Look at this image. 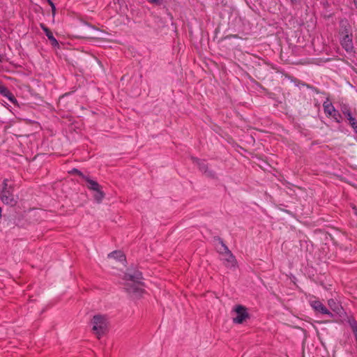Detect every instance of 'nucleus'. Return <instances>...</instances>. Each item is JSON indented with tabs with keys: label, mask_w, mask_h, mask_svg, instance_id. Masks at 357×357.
Listing matches in <instances>:
<instances>
[{
	"label": "nucleus",
	"mask_w": 357,
	"mask_h": 357,
	"mask_svg": "<svg viewBox=\"0 0 357 357\" xmlns=\"http://www.w3.org/2000/svg\"><path fill=\"white\" fill-rule=\"evenodd\" d=\"M0 93L6 97L12 103L18 105V102L14 95L10 90L0 82Z\"/></svg>",
	"instance_id": "1a4fd4ad"
},
{
	"label": "nucleus",
	"mask_w": 357,
	"mask_h": 357,
	"mask_svg": "<svg viewBox=\"0 0 357 357\" xmlns=\"http://www.w3.org/2000/svg\"><path fill=\"white\" fill-rule=\"evenodd\" d=\"M68 173L72 176H79L81 178H87L85 177L83 174L79 171L77 169H73L72 170L69 171Z\"/></svg>",
	"instance_id": "f3484780"
},
{
	"label": "nucleus",
	"mask_w": 357,
	"mask_h": 357,
	"mask_svg": "<svg viewBox=\"0 0 357 357\" xmlns=\"http://www.w3.org/2000/svg\"><path fill=\"white\" fill-rule=\"evenodd\" d=\"M2 208L0 207V218L1 217Z\"/></svg>",
	"instance_id": "a878e982"
},
{
	"label": "nucleus",
	"mask_w": 357,
	"mask_h": 357,
	"mask_svg": "<svg viewBox=\"0 0 357 357\" xmlns=\"http://www.w3.org/2000/svg\"><path fill=\"white\" fill-rule=\"evenodd\" d=\"M340 34L342 37L343 36L352 35L351 26L347 21L340 23Z\"/></svg>",
	"instance_id": "9b49d317"
},
{
	"label": "nucleus",
	"mask_w": 357,
	"mask_h": 357,
	"mask_svg": "<svg viewBox=\"0 0 357 357\" xmlns=\"http://www.w3.org/2000/svg\"><path fill=\"white\" fill-rule=\"evenodd\" d=\"M40 28L45 33L46 36L48 38L51 45L52 47H59V43L56 38L53 36L52 32L50 31L49 28H47L44 24H40Z\"/></svg>",
	"instance_id": "9d476101"
},
{
	"label": "nucleus",
	"mask_w": 357,
	"mask_h": 357,
	"mask_svg": "<svg viewBox=\"0 0 357 357\" xmlns=\"http://www.w3.org/2000/svg\"><path fill=\"white\" fill-rule=\"evenodd\" d=\"M192 162L197 165L199 169V170L204 172V173H206L207 171V165L204 160H200L196 157L192 156L190 158Z\"/></svg>",
	"instance_id": "f8f14e48"
},
{
	"label": "nucleus",
	"mask_w": 357,
	"mask_h": 357,
	"mask_svg": "<svg viewBox=\"0 0 357 357\" xmlns=\"http://www.w3.org/2000/svg\"><path fill=\"white\" fill-rule=\"evenodd\" d=\"M341 112L347 119L351 118V116H352L351 109L347 105H343L341 106Z\"/></svg>",
	"instance_id": "dca6fc26"
},
{
	"label": "nucleus",
	"mask_w": 357,
	"mask_h": 357,
	"mask_svg": "<svg viewBox=\"0 0 357 357\" xmlns=\"http://www.w3.org/2000/svg\"><path fill=\"white\" fill-rule=\"evenodd\" d=\"M328 305L333 309L334 311H337L336 308H333V306L335 305V302L333 299L328 300Z\"/></svg>",
	"instance_id": "412c9836"
},
{
	"label": "nucleus",
	"mask_w": 357,
	"mask_h": 357,
	"mask_svg": "<svg viewBox=\"0 0 357 357\" xmlns=\"http://www.w3.org/2000/svg\"><path fill=\"white\" fill-rule=\"evenodd\" d=\"M47 2L49 3V5L50 6V8H52V15H54L56 13V7L54 6V3H53V1L52 0H47Z\"/></svg>",
	"instance_id": "aec40b11"
},
{
	"label": "nucleus",
	"mask_w": 357,
	"mask_h": 357,
	"mask_svg": "<svg viewBox=\"0 0 357 357\" xmlns=\"http://www.w3.org/2000/svg\"><path fill=\"white\" fill-rule=\"evenodd\" d=\"M356 8H357V0H353Z\"/></svg>",
	"instance_id": "b1692460"
},
{
	"label": "nucleus",
	"mask_w": 357,
	"mask_h": 357,
	"mask_svg": "<svg viewBox=\"0 0 357 357\" xmlns=\"http://www.w3.org/2000/svg\"><path fill=\"white\" fill-rule=\"evenodd\" d=\"M347 120L349 121L350 126L353 128L355 132L357 134V121L356 119L351 116V118L347 119Z\"/></svg>",
	"instance_id": "a211bd4d"
},
{
	"label": "nucleus",
	"mask_w": 357,
	"mask_h": 357,
	"mask_svg": "<svg viewBox=\"0 0 357 357\" xmlns=\"http://www.w3.org/2000/svg\"><path fill=\"white\" fill-rule=\"evenodd\" d=\"M91 323L93 324L92 331L98 338L106 333L107 329V320L105 315H94Z\"/></svg>",
	"instance_id": "7ed1b4c3"
},
{
	"label": "nucleus",
	"mask_w": 357,
	"mask_h": 357,
	"mask_svg": "<svg viewBox=\"0 0 357 357\" xmlns=\"http://www.w3.org/2000/svg\"><path fill=\"white\" fill-rule=\"evenodd\" d=\"M109 257H114L119 261H125L126 257L121 251H114L108 255Z\"/></svg>",
	"instance_id": "2eb2a0df"
},
{
	"label": "nucleus",
	"mask_w": 357,
	"mask_h": 357,
	"mask_svg": "<svg viewBox=\"0 0 357 357\" xmlns=\"http://www.w3.org/2000/svg\"><path fill=\"white\" fill-rule=\"evenodd\" d=\"M86 187L92 192L93 197L97 203H100L105 197L102 188L95 180H86Z\"/></svg>",
	"instance_id": "20e7f679"
},
{
	"label": "nucleus",
	"mask_w": 357,
	"mask_h": 357,
	"mask_svg": "<svg viewBox=\"0 0 357 357\" xmlns=\"http://www.w3.org/2000/svg\"><path fill=\"white\" fill-rule=\"evenodd\" d=\"M151 3L160 6L162 3L163 0H149Z\"/></svg>",
	"instance_id": "4be33fe9"
},
{
	"label": "nucleus",
	"mask_w": 357,
	"mask_h": 357,
	"mask_svg": "<svg viewBox=\"0 0 357 357\" xmlns=\"http://www.w3.org/2000/svg\"><path fill=\"white\" fill-rule=\"evenodd\" d=\"M142 279V273L139 271H135L133 273H126L124 280L128 281L125 285L126 290L129 294H132L137 296H141L144 292Z\"/></svg>",
	"instance_id": "f257e3e1"
},
{
	"label": "nucleus",
	"mask_w": 357,
	"mask_h": 357,
	"mask_svg": "<svg viewBox=\"0 0 357 357\" xmlns=\"http://www.w3.org/2000/svg\"><path fill=\"white\" fill-rule=\"evenodd\" d=\"M284 211H285L287 213H290V212L288 210H284Z\"/></svg>",
	"instance_id": "bb28decb"
},
{
	"label": "nucleus",
	"mask_w": 357,
	"mask_h": 357,
	"mask_svg": "<svg viewBox=\"0 0 357 357\" xmlns=\"http://www.w3.org/2000/svg\"><path fill=\"white\" fill-rule=\"evenodd\" d=\"M234 311L236 312V317L233 318L234 323L243 324L250 317V314L247 312V308L241 305H236Z\"/></svg>",
	"instance_id": "39448f33"
},
{
	"label": "nucleus",
	"mask_w": 357,
	"mask_h": 357,
	"mask_svg": "<svg viewBox=\"0 0 357 357\" xmlns=\"http://www.w3.org/2000/svg\"><path fill=\"white\" fill-rule=\"evenodd\" d=\"M13 180H4L1 199L5 204L15 206L17 202L13 195V185L10 183Z\"/></svg>",
	"instance_id": "f03ea898"
},
{
	"label": "nucleus",
	"mask_w": 357,
	"mask_h": 357,
	"mask_svg": "<svg viewBox=\"0 0 357 357\" xmlns=\"http://www.w3.org/2000/svg\"><path fill=\"white\" fill-rule=\"evenodd\" d=\"M330 116H332L337 123H340L342 116L338 111L335 110V112L333 113V115H331Z\"/></svg>",
	"instance_id": "6ab92c4d"
},
{
	"label": "nucleus",
	"mask_w": 357,
	"mask_h": 357,
	"mask_svg": "<svg viewBox=\"0 0 357 357\" xmlns=\"http://www.w3.org/2000/svg\"><path fill=\"white\" fill-rule=\"evenodd\" d=\"M354 210L355 215L357 216V208L356 207H354Z\"/></svg>",
	"instance_id": "5701e85b"
},
{
	"label": "nucleus",
	"mask_w": 357,
	"mask_h": 357,
	"mask_svg": "<svg viewBox=\"0 0 357 357\" xmlns=\"http://www.w3.org/2000/svg\"><path fill=\"white\" fill-rule=\"evenodd\" d=\"M206 176H213V174H212L211 173H209V174H206Z\"/></svg>",
	"instance_id": "393cba45"
},
{
	"label": "nucleus",
	"mask_w": 357,
	"mask_h": 357,
	"mask_svg": "<svg viewBox=\"0 0 357 357\" xmlns=\"http://www.w3.org/2000/svg\"><path fill=\"white\" fill-rule=\"evenodd\" d=\"M324 113L327 116H330L331 115H333V113L335 112V109L333 104L329 102L328 100H326L323 104Z\"/></svg>",
	"instance_id": "ddd939ff"
},
{
	"label": "nucleus",
	"mask_w": 357,
	"mask_h": 357,
	"mask_svg": "<svg viewBox=\"0 0 357 357\" xmlns=\"http://www.w3.org/2000/svg\"><path fill=\"white\" fill-rule=\"evenodd\" d=\"M224 264L227 268L234 267L236 264V259L231 251L222 255Z\"/></svg>",
	"instance_id": "6e6552de"
},
{
	"label": "nucleus",
	"mask_w": 357,
	"mask_h": 357,
	"mask_svg": "<svg viewBox=\"0 0 357 357\" xmlns=\"http://www.w3.org/2000/svg\"><path fill=\"white\" fill-rule=\"evenodd\" d=\"M352 35L343 36L340 39V44L347 52L351 53L354 52V44Z\"/></svg>",
	"instance_id": "0eeeda50"
},
{
	"label": "nucleus",
	"mask_w": 357,
	"mask_h": 357,
	"mask_svg": "<svg viewBox=\"0 0 357 357\" xmlns=\"http://www.w3.org/2000/svg\"><path fill=\"white\" fill-rule=\"evenodd\" d=\"M213 238L215 241H218L221 245V247L218 250L220 254L223 255V254L230 251L229 250L228 247L225 244V243L223 242V240L220 237L215 236Z\"/></svg>",
	"instance_id": "4468645a"
},
{
	"label": "nucleus",
	"mask_w": 357,
	"mask_h": 357,
	"mask_svg": "<svg viewBox=\"0 0 357 357\" xmlns=\"http://www.w3.org/2000/svg\"><path fill=\"white\" fill-rule=\"evenodd\" d=\"M310 305L315 311L322 314H326L331 318L333 317V314L331 312L321 301L317 300L312 301H310Z\"/></svg>",
	"instance_id": "423d86ee"
}]
</instances>
